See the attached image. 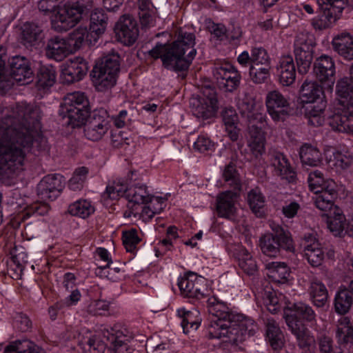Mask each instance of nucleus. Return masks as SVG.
<instances>
[{
	"instance_id": "de8ad7c7",
	"label": "nucleus",
	"mask_w": 353,
	"mask_h": 353,
	"mask_svg": "<svg viewBox=\"0 0 353 353\" xmlns=\"http://www.w3.org/2000/svg\"><path fill=\"white\" fill-rule=\"evenodd\" d=\"M68 211L72 216L85 219L94 212V209L90 202L81 199L70 205Z\"/></svg>"
},
{
	"instance_id": "c85d7f7f",
	"label": "nucleus",
	"mask_w": 353,
	"mask_h": 353,
	"mask_svg": "<svg viewBox=\"0 0 353 353\" xmlns=\"http://www.w3.org/2000/svg\"><path fill=\"white\" fill-rule=\"evenodd\" d=\"M66 40L70 44L72 52H74L80 49L83 44L92 45L93 43L97 42L98 39L86 28L79 27L69 34Z\"/></svg>"
},
{
	"instance_id": "dca6fc26",
	"label": "nucleus",
	"mask_w": 353,
	"mask_h": 353,
	"mask_svg": "<svg viewBox=\"0 0 353 353\" xmlns=\"http://www.w3.org/2000/svg\"><path fill=\"white\" fill-rule=\"evenodd\" d=\"M239 194L231 190L219 193L216 196V210L219 217L233 219L237 212L236 203Z\"/></svg>"
},
{
	"instance_id": "f03ea898",
	"label": "nucleus",
	"mask_w": 353,
	"mask_h": 353,
	"mask_svg": "<svg viewBox=\"0 0 353 353\" xmlns=\"http://www.w3.org/2000/svg\"><path fill=\"white\" fill-rule=\"evenodd\" d=\"M194 44V35L181 30L177 39L172 45H157L149 54L154 59L161 58L166 68L183 71L189 68L196 54Z\"/></svg>"
},
{
	"instance_id": "f257e3e1",
	"label": "nucleus",
	"mask_w": 353,
	"mask_h": 353,
	"mask_svg": "<svg viewBox=\"0 0 353 353\" xmlns=\"http://www.w3.org/2000/svg\"><path fill=\"white\" fill-rule=\"evenodd\" d=\"M39 109L21 103L0 108V180L6 181L23 170L24 161L39 128Z\"/></svg>"
},
{
	"instance_id": "412c9836",
	"label": "nucleus",
	"mask_w": 353,
	"mask_h": 353,
	"mask_svg": "<svg viewBox=\"0 0 353 353\" xmlns=\"http://www.w3.org/2000/svg\"><path fill=\"white\" fill-rule=\"evenodd\" d=\"M304 254L308 263L313 267L320 266L325 258L324 252L313 234H306L303 239Z\"/></svg>"
},
{
	"instance_id": "4d7b16f0",
	"label": "nucleus",
	"mask_w": 353,
	"mask_h": 353,
	"mask_svg": "<svg viewBox=\"0 0 353 353\" xmlns=\"http://www.w3.org/2000/svg\"><path fill=\"white\" fill-rule=\"evenodd\" d=\"M345 221V216L327 219V228L334 236H342L346 234V233H345L347 227Z\"/></svg>"
},
{
	"instance_id": "a878e982",
	"label": "nucleus",
	"mask_w": 353,
	"mask_h": 353,
	"mask_svg": "<svg viewBox=\"0 0 353 353\" xmlns=\"http://www.w3.org/2000/svg\"><path fill=\"white\" fill-rule=\"evenodd\" d=\"M333 50L344 59L353 60V37L344 32L336 35L332 41Z\"/></svg>"
},
{
	"instance_id": "0e129e2a",
	"label": "nucleus",
	"mask_w": 353,
	"mask_h": 353,
	"mask_svg": "<svg viewBox=\"0 0 353 353\" xmlns=\"http://www.w3.org/2000/svg\"><path fill=\"white\" fill-rule=\"evenodd\" d=\"M264 302L267 309L272 314L276 313L281 308V304L275 292L266 291Z\"/></svg>"
},
{
	"instance_id": "bf43d9fd",
	"label": "nucleus",
	"mask_w": 353,
	"mask_h": 353,
	"mask_svg": "<svg viewBox=\"0 0 353 353\" xmlns=\"http://www.w3.org/2000/svg\"><path fill=\"white\" fill-rule=\"evenodd\" d=\"M88 172V170L85 167L77 168L69 181L68 185L70 188L74 191L80 190L86 179Z\"/></svg>"
},
{
	"instance_id": "680f3d73",
	"label": "nucleus",
	"mask_w": 353,
	"mask_h": 353,
	"mask_svg": "<svg viewBox=\"0 0 353 353\" xmlns=\"http://www.w3.org/2000/svg\"><path fill=\"white\" fill-rule=\"evenodd\" d=\"M307 181L310 189L315 194H318L320 192L321 188L326 182L324 180L323 173L319 170L310 172Z\"/></svg>"
},
{
	"instance_id": "3c124183",
	"label": "nucleus",
	"mask_w": 353,
	"mask_h": 353,
	"mask_svg": "<svg viewBox=\"0 0 353 353\" xmlns=\"http://www.w3.org/2000/svg\"><path fill=\"white\" fill-rule=\"evenodd\" d=\"M269 270L270 276L276 282L284 283L290 276V270L284 263H272Z\"/></svg>"
},
{
	"instance_id": "338daca9",
	"label": "nucleus",
	"mask_w": 353,
	"mask_h": 353,
	"mask_svg": "<svg viewBox=\"0 0 353 353\" xmlns=\"http://www.w3.org/2000/svg\"><path fill=\"white\" fill-rule=\"evenodd\" d=\"M334 161L336 168L346 170L352 165L353 157L349 152H337L334 154Z\"/></svg>"
},
{
	"instance_id": "72a5a7b5",
	"label": "nucleus",
	"mask_w": 353,
	"mask_h": 353,
	"mask_svg": "<svg viewBox=\"0 0 353 353\" xmlns=\"http://www.w3.org/2000/svg\"><path fill=\"white\" fill-rule=\"evenodd\" d=\"M248 147L256 158L259 157L265 151V137L262 130L252 125L250 128Z\"/></svg>"
},
{
	"instance_id": "13d9d810",
	"label": "nucleus",
	"mask_w": 353,
	"mask_h": 353,
	"mask_svg": "<svg viewBox=\"0 0 353 353\" xmlns=\"http://www.w3.org/2000/svg\"><path fill=\"white\" fill-rule=\"evenodd\" d=\"M123 243L127 252H134L137 249V245L140 242L141 239L137 235V231L132 229L123 233Z\"/></svg>"
},
{
	"instance_id": "e433bc0d",
	"label": "nucleus",
	"mask_w": 353,
	"mask_h": 353,
	"mask_svg": "<svg viewBox=\"0 0 353 353\" xmlns=\"http://www.w3.org/2000/svg\"><path fill=\"white\" fill-rule=\"evenodd\" d=\"M299 156L303 165L311 167L318 166L322 161L319 150L310 144H305L300 148Z\"/></svg>"
},
{
	"instance_id": "774afa93",
	"label": "nucleus",
	"mask_w": 353,
	"mask_h": 353,
	"mask_svg": "<svg viewBox=\"0 0 353 353\" xmlns=\"http://www.w3.org/2000/svg\"><path fill=\"white\" fill-rule=\"evenodd\" d=\"M285 102H288V99L277 90L270 91L266 94V108L275 105H281Z\"/></svg>"
},
{
	"instance_id": "49530a36",
	"label": "nucleus",
	"mask_w": 353,
	"mask_h": 353,
	"mask_svg": "<svg viewBox=\"0 0 353 353\" xmlns=\"http://www.w3.org/2000/svg\"><path fill=\"white\" fill-rule=\"evenodd\" d=\"M336 336L344 343H353V322L348 317L343 316L339 320Z\"/></svg>"
},
{
	"instance_id": "6ab92c4d",
	"label": "nucleus",
	"mask_w": 353,
	"mask_h": 353,
	"mask_svg": "<svg viewBox=\"0 0 353 353\" xmlns=\"http://www.w3.org/2000/svg\"><path fill=\"white\" fill-rule=\"evenodd\" d=\"M62 188L61 176L59 174H48L37 185V195L43 201L53 200Z\"/></svg>"
},
{
	"instance_id": "20e7f679",
	"label": "nucleus",
	"mask_w": 353,
	"mask_h": 353,
	"mask_svg": "<svg viewBox=\"0 0 353 353\" xmlns=\"http://www.w3.org/2000/svg\"><path fill=\"white\" fill-rule=\"evenodd\" d=\"M88 104V100L83 92H71L64 97L63 110L72 128L83 125L89 113Z\"/></svg>"
},
{
	"instance_id": "4468645a",
	"label": "nucleus",
	"mask_w": 353,
	"mask_h": 353,
	"mask_svg": "<svg viewBox=\"0 0 353 353\" xmlns=\"http://www.w3.org/2000/svg\"><path fill=\"white\" fill-rule=\"evenodd\" d=\"M114 32L117 40L125 46H132L139 37L137 23L128 14L120 17L115 25Z\"/></svg>"
},
{
	"instance_id": "052dcab7",
	"label": "nucleus",
	"mask_w": 353,
	"mask_h": 353,
	"mask_svg": "<svg viewBox=\"0 0 353 353\" xmlns=\"http://www.w3.org/2000/svg\"><path fill=\"white\" fill-rule=\"evenodd\" d=\"M256 105L255 99L248 94H245L238 102V108L240 113L250 118Z\"/></svg>"
},
{
	"instance_id": "2eb2a0df",
	"label": "nucleus",
	"mask_w": 353,
	"mask_h": 353,
	"mask_svg": "<svg viewBox=\"0 0 353 353\" xmlns=\"http://www.w3.org/2000/svg\"><path fill=\"white\" fill-rule=\"evenodd\" d=\"M10 74L20 85L28 84L33 78V71L29 61L21 56H14L8 61Z\"/></svg>"
},
{
	"instance_id": "5701e85b",
	"label": "nucleus",
	"mask_w": 353,
	"mask_h": 353,
	"mask_svg": "<svg viewBox=\"0 0 353 353\" xmlns=\"http://www.w3.org/2000/svg\"><path fill=\"white\" fill-rule=\"evenodd\" d=\"M292 315L294 321L302 320L311 325L316 324V314L313 308L303 302H297L284 308L283 317L286 321L287 315Z\"/></svg>"
},
{
	"instance_id": "1a4fd4ad",
	"label": "nucleus",
	"mask_w": 353,
	"mask_h": 353,
	"mask_svg": "<svg viewBox=\"0 0 353 353\" xmlns=\"http://www.w3.org/2000/svg\"><path fill=\"white\" fill-rule=\"evenodd\" d=\"M314 43L312 37L301 33L296 37L294 41V55L301 74L308 72L313 60Z\"/></svg>"
},
{
	"instance_id": "2f4dec72",
	"label": "nucleus",
	"mask_w": 353,
	"mask_h": 353,
	"mask_svg": "<svg viewBox=\"0 0 353 353\" xmlns=\"http://www.w3.org/2000/svg\"><path fill=\"white\" fill-rule=\"evenodd\" d=\"M234 255L239 268L247 274L254 275L257 272V265L251 253L245 248L239 245L235 248Z\"/></svg>"
},
{
	"instance_id": "4c0bfd02",
	"label": "nucleus",
	"mask_w": 353,
	"mask_h": 353,
	"mask_svg": "<svg viewBox=\"0 0 353 353\" xmlns=\"http://www.w3.org/2000/svg\"><path fill=\"white\" fill-rule=\"evenodd\" d=\"M353 304L352 293L347 288H341L335 295L334 310L339 314H347Z\"/></svg>"
},
{
	"instance_id": "c03bdc74",
	"label": "nucleus",
	"mask_w": 353,
	"mask_h": 353,
	"mask_svg": "<svg viewBox=\"0 0 353 353\" xmlns=\"http://www.w3.org/2000/svg\"><path fill=\"white\" fill-rule=\"evenodd\" d=\"M126 198L134 204L148 203L151 201V196L148 192L146 186L144 185H134L130 187L126 191Z\"/></svg>"
},
{
	"instance_id": "69168bd1",
	"label": "nucleus",
	"mask_w": 353,
	"mask_h": 353,
	"mask_svg": "<svg viewBox=\"0 0 353 353\" xmlns=\"http://www.w3.org/2000/svg\"><path fill=\"white\" fill-rule=\"evenodd\" d=\"M155 201L157 202L158 204H159V207L156 208L154 206V204H152V206H151L150 205L145 206L143 208L141 212L143 219L150 220L152 219L154 214L160 213L161 210L163 209L165 206V199L161 197H156Z\"/></svg>"
},
{
	"instance_id": "5fc2aeb1",
	"label": "nucleus",
	"mask_w": 353,
	"mask_h": 353,
	"mask_svg": "<svg viewBox=\"0 0 353 353\" xmlns=\"http://www.w3.org/2000/svg\"><path fill=\"white\" fill-rule=\"evenodd\" d=\"M252 66H270V59L267 51L261 48L252 49Z\"/></svg>"
},
{
	"instance_id": "58836bf2",
	"label": "nucleus",
	"mask_w": 353,
	"mask_h": 353,
	"mask_svg": "<svg viewBox=\"0 0 353 353\" xmlns=\"http://www.w3.org/2000/svg\"><path fill=\"white\" fill-rule=\"evenodd\" d=\"M3 353H43L41 347L30 340H17L5 347Z\"/></svg>"
},
{
	"instance_id": "7ed1b4c3",
	"label": "nucleus",
	"mask_w": 353,
	"mask_h": 353,
	"mask_svg": "<svg viewBox=\"0 0 353 353\" xmlns=\"http://www.w3.org/2000/svg\"><path fill=\"white\" fill-rule=\"evenodd\" d=\"M208 312L213 316L208 327L210 339H221L227 334V328L231 324L232 316L234 313L230 311L228 305L214 296L210 297L207 301Z\"/></svg>"
},
{
	"instance_id": "ea45409f",
	"label": "nucleus",
	"mask_w": 353,
	"mask_h": 353,
	"mask_svg": "<svg viewBox=\"0 0 353 353\" xmlns=\"http://www.w3.org/2000/svg\"><path fill=\"white\" fill-rule=\"evenodd\" d=\"M247 201L253 213L259 217L263 215L265 197L259 188H256L248 192Z\"/></svg>"
},
{
	"instance_id": "e2e57ef3",
	"label": "nucleus",
	"mask_w": 353,
	"mask_h": 353,
	"mask_svg": "<svg viewBox=\"0 0 353 353\" xmlns=\"http://www.w3.org/2000/svg\"><path fill=\"white\" fill-rule=\"evenodd\" d=\"M316 196L314 198V204L317 208L319 210L327 212L328 209H330L332 206L334 205V200L333 196L335 194H331L330 196L329 194L326 193H320L316 194Z\"/></svg>"
},
{
	"instance_id": "a19ab883",
	"label": "nucleus",
	"mask_w": 353,
	"mask_h": 353,
	"mask_svg": "<svg viewBox=\"0 0 353 353\" xmlns=\"http://www.w3.org/2000/svg\"><path fill=\"white\" fill-rule=\"evenodd\" d=\"M265 325L266 334L272 348H281L283 345V335L276 321L273 319H268Z\"/></svg>"
},
{
	"instance_id": "f704fd0d",
	"label": "nucleus",
	"mask_w": 353,
	"mask_h": 353,
	"mask_svg": "<svg viewBox=\"0 0 353 353\" xmlns=\"http://www.w3.org/2000/svg\"><path fill=\"white\" fill-rule=\"evenodd\" d=\"M301 97L303 102L314 103L323 95V90L316 81L305 80L300 90Z\"/></svg>"
},
{
	"instance_id": "39448f33",
	"label": "nucleus",
	"mask_w": 353,
	"mask_h": 353,
	"mask_svg": "<svg viewBox=\"0 0 353 353\" xmlns=\"http://www.w3.org/2000/svg\"><path fill=\"white\" fill-rule=\"evenodd\" d=\"M257 330V325L252 318L242 314H235L232 316L227 334H223L221 339L223 343L238 345L246 339L247 336L254 335Z\"/></svg>"
},
{
	"instance_id": "0eeeda50",
	"label": "nucleus",
	"mask_w": 353,
	"mask_h": 353,
	"mask_svg": "<svg viewBox=\"0 0 353 353\" xmlns=\"http://www.w3.org/2000/svg\"><path fill=\"white\" fill-rule=\"evenodd\" d=\"M259 242L262 252L270 257L279 256L281 249L289 251L294 249L293 241L289 232L279 226L275 230V234L263 235Z\"/></svg>"
},
{
	"instance_id": "f8f14e48",
	"label": "nucleus",
	"mask_w": 353,
	"mask_h": 353,
	"mask_svg": "<svg viewBox=\"0 0 353 353\" xmlns=\"http://www.w3.org/2000/svg\"><path fill=\"white\" fill-rule=\"evenodd\" d=\"M327 123L335 131L353 134V111L334 105L327 115Z\"/></svg>"
},
{
	"instance_id": "473e14b6",
	"label": "nucleus",
	"mask_w": 353,
	"mask_h": 353,
	"mask_svg": "<svg viewBox=\"0 0 353 353\" xmlns=\"http://www.w3.org/2000/svg\"><path fill=\"white\" fill-rule=\"evenodd\" d=\"M308 293L311 301L316 307H322L327 303L328 291L325 285L316 278L311 280Z\"/></svg>"
},
{
	"instance_id": "cd10ccee",
	"label": "nucleus",
	"mask_w": 353,
	"mask_h": 353,
	"mask_svg": "<svg viewBox=\"0 0 353 353\" xmlns=\"http://www.w3.org/2000/svg\"><path fill=\"white\" fill-rule=\"evenodd\" d=\"M21 43L27 48L37 46L43 39V29L33 22H26L21 28Z\"/></svg>"
},
{
	"instance_id": "f3484780",
	"label": "nucleus",
	"mask_w": 353,
	"mask_h": 353,
	"mask_svg": "<svg viewBox=\"0 0 353 353\" xmlns=\"http://www.w3.org/2000/svg\"><path fill=\"white\" fill-rule=\"evenodd\" d=\"M88 70L87 63L81 57L69 60L61 69V79L63 83H72L81 80Z\"/></svg>"
},
{
	"instance_id": "a211bd4d",
	"label": "nucleus",
	"mask_w": 353,
	"mask_h": 353,
	"mask_svg": "<svg viewBox=\"0 0 353 353\" xmlns=\"http://www.w3.org/2000/svg\"><path fill=\"white\" fill-rule=\"evenodd\" d=\"M314 71L316 78L324 85L329 89H332L335 81V65L330 57L322 55L318 58L314 63Z\"/></svg>"
},
{
	"instance_id": "09e8293b",
	"label": "nucleus",
	"mask_w": 353,
	"mask_h": 353,
	"mask_svg": "<svg viewBox=\"0 0 353 353\" xmlns=\"http://www.w3.org/2000/svg\"><path fill=\"white\" fill-rule=\"evenodd\" d=\"M267 110L274 121L283 122L290 116V103L288 101L281 105H275L268 107Z\"/></svg>"
},
{
	"instance_id": "9b49d317",
	"label": "nucleus",
	"mask_w": 353,
	"mask_h": 353,
	"mask_svg": "<svg viewBox=\"0 0 353 353\" xmlns=\"http://www.w3.org/2000/svg\"><path fill=\"white\" fill-rule=\"evenodd\" d=\"M81 19L79 11L72 5H64L56 9L51 23L56 31L65 32L75 26Z\"/></svg>"
},
{
	"instance_id": "ddd939ff",
	"label": "nucleus",
	"mask_w": 353,
	"mask_h": 353,
	"mask_svg": "<svg viewBox=\"0 0 353 353\" xmlns=\"http://www.w3.org/2000/svg\"><path fill=\"white\" fill-rule=\"evenodd\" d=\"M286 324L295 336L298 346L305 352H312L315 347V339L305 325L294 321L291 314L287 315Z\"/></svg>"
},
{
	"instance_id": "a18cd8bd",
	"label": "nucleus",
	"mask_w": 353,
	"mask_h": 353,
	"mask_svg": "<svg viewBox=\"0 0 353 353\" xmlns=\"http://www.w3.org/2000/svg\"><path fill=\"white\" fill-rule=\"evenodd\" d=\"M91 75L93 81L99 90H103L113 87L117 81V74L106 70H101L100 74L97 72V69L92 71Z\"/></svg>"
},
{
	"instance_id": "b1692460",
	"label": "nucleus",
	"mask_w": 353,
	"mask_h": 353,
	"mask_svg": "<svg viewBox=\"0 0 353 353\" xmlns=\"http://www.w3.org/2000/svg\"><path fill=\"white\" fill-rule=\"evenodd\" d=\"M271 164L274 174L289 183L296 179V172L291 166L288 158L281 152H274L272 154Z\"/></svg>"
},
{
	"instance_id": "6e6552de",
	"label": "nucleus",
	"mask_w": 353,
	"mask_h": 353,
	"mask_svg": "<svg viewBox=\"0 0 353 353\" xmlns=\"http://www.w3.org/2000/svg\"><path fill=\"white\" fill-rule=\"evenodd\" d=\"M83 124L87 139L93 141H99L110 128L108 112L103 108L94 110L90 114H88Z\"/></svg>"
},
{
	"instance_id": "4be33fe9",
	"label": "nucleus",
	"mask_w": 353,
	"mask_h": 353,
	"mask_svg": "<svg viewBox=\"0 0 353 353\" xmlns=\"http://www.w3.org/2000/svg\"><path fill=\"white\" fill-rule=\"evenodd\" d=\"M107 334L104 336L113 344L115 353H134V350L128 344L132 336L125 328L114 326L107 330Z\"/></svg>"
},
{
	"instance_id": "7c9ffc66",
	"label": "nucleus",
	"mask_w": 353,
	"mask_h": 353,
	"mask_svg": "<svg viewBox=\"0 0 353 353\" xmlns=\"http://www.w3.org/2000/svg\"><path fill=\"white\" fill-rule=\"evenodd\" d=\"M338 102L334 105H342L353 111V87L347 77L340 79L336 84Z\"/></svg>"
},
{
	"instance_id": "8fccbe9b",
	"label": "nucleus",
	"mask_w": 353,
	"mask_h": 353,
	"mask_svg": "<svg viewBox=\"0 0 353 353\" xmlns=\"http://www.w3.org/2000/svg\"><path fill=\"white\" fill-rule=\"evenodd\" d=\"M223 178L230 186L236 190H240L241 188L239 174L232 163H230L223 170Z\"/></svg>"
},
{
	"instance_id": "37998d69",
	"label": "nucleus",
	"mask_w": 353,
	"mask_h": 353,
	"mask_svg": "<svg viewBox=\"0 0 353 353\" xmlns=\"http://www.w3.org/2000/svg\"><path fill=\"white\" fill-rule=\"evenodd\" d=\"M178 314L182 318L181 326L184 333L188 334L194 332L199 327L200 319L197 316L198 312L196 310L186 311L185 309H180L178 310Z\"/></svg>"
},
{
	"instance_id": "c756f323",
	"label": "nucleus",
	"mask_w": 353,
	"mask_h": 353,
	"mask_svg": "<svg viewBox=\"0 0 353 353\" xmlns=\"http://www.w3.org/2000/svg\"><path fill=\"white\" fill-rule=\"evenodd\" d=\"M279 81L284 86L292 85L296 79V68L291 56L282 57L277 67Z\"/></svg>"
},
{
	"instance_id": "9d476101",
	"label": "nucleus",
	"mask_w": 353,
	"mask_h": 353,
	"mask_svg": "<svg viewBox=\"0 0 353 353\" xmlns=\"http://www.w3.org/2000/svg\"><path fill=\"white\" fill-rule=\"evenodd\" d=\"M213 75L219 86L225 91L232 92L241 82V74L230 63H225L213 68Z\"/></svg>"
},
{
	"instance_id": "864d4df0",
	"label": "nucleus",
	"mask_w": 353,
	"mask_h": 353,
	"mask_svg": "<svg viewBox=\"0 0 353 353\" xmlns=\"http://www.w3.org/2000/svg\"><path fill=\"white\" fill-rule=\"evenodd\" d=\"M82 345L86 353H103L106 349V344L97 336L89 338Z\"/></svg>"
},
{
	"instance_id": "603ef678",
	"label": "nucleus",
	"mask_w": 353,
	"mask_h": 353,
	"mask_svg": "<svg viewBox=\"0 0 353 353\" xmlns=\"http://www.w3.org/2000/svg\"><path fill=\"white\" fill-rule=\"evenodd\" d=\"M56 79L55 71L52 68L42 67L37 75L39 87L45 88L54 85Z\"/></svg>"
},
{
	"instance_id": "bb28decb",
	"label": "nucleus",
	"mask_w": 353,
	"mask_h": 353,
	"mask_svg": "<svg viewBox=\"0 0 353 353\" xmlns=\"http://www.w3.org/2000/svg\"><path fill=\"white\" fill-rule=\"evenodd\" d=\"M199 280L194 273H189L188 275L179 279L178 286L181 294L185 297L195 298L200 299L204 296L203 292L199 288Z\"/></svg>"
},
{
	"instance_id": "aec40b11",
	"label": "nucleus",
	"mask_w": 353,
	"mask_h": 353,
	"mask_svg": "<svg viewBox=\"0 0 353 353\" xmlns=\"http://www.w3.org/2000/svg\"><path fill=\"white\" fill-rule=\"evenodd\" d=\"M317 15L312 20L315 29L323 30L331 27L339 18L340 14L336 8L318 0Z\"/></svg>"
},
{
	"instance_id": "c9c22d12",
	"label": "nucleus",
	"mask_w": 353,
	"mask_h": 353,
	"mask_svg": "<svg viewBox=\"0 0 353 353\" xmlns=\"http://www.w3.org/2000/svg\"><path fill=\"white\" fill-rule=\"evenodd\" d=\"M108 17L101 9H94L90 15V31L97 39L105 32Z\"/></svg>"
},
{
	"instance_id": "423d86ee",
	"label": "nucleus",
	"mask_w": 353,
	"mask_h": 353,
	"mask_svg": "<svg viewBox=\"0 0 353 353\" xmlns=\"http://www.w3.org/2000/svg\"><path fill=\"white\" fill-rule=\"evenodd\" d=\"M190 106L197 118L207 119L214 117L218 110L215 88L211 85L202 87L200 94L190 99Z\"/></svg>"
},
{
	"instance_id": "6e6d98bb",
	"label": "nucleus",
	"mask_w": 353,
	"mask_h": 353,
	"mask_svg": "<svg viewBox=\"0 0 353 353\" xmlns=\"http://www.w3.org/2000/svg\"><path fill=\"white\" fill-rule=\"evenodd\" d=\"M271 66H252L250 67V77L254 83H263L270 77Z\"/></svg>"
},
{
	"instance_id": "393cba45",
	"label": "nucleus",
	"mask_w": 353,
	"mask_h": 353,
	"mask_svg": "<svg viewBox=\"0 0 353 353\" xmlns=\"http://www.w3.org/2000/svg\"><path fill=\"white\" fill-rule=\"evenodd\" d=\"M71 53L72 50L66 39L59 36L48 39L46 47V54L48 57L56 61H62Z\"/></svg>"
},
{
	"instance_id": "79ce46f5",
	"label": "nucleus",
	"mask_w": 353,
	"mask_h": 353,
	"mask_svg": "<svg viewBox=\"0 0 353 353\" xmlns=\"http://www.w3.org/2000/svg\"><path fill=\"white\" fill-rule=\"evenodd\" d=\"M120 57L117 53H111L103 57L101 60L97 63L94 69H97V72L100 74L101 70L109 71L111 73L118 75L120 69Z\"/></svg>"
}]
</instances>
